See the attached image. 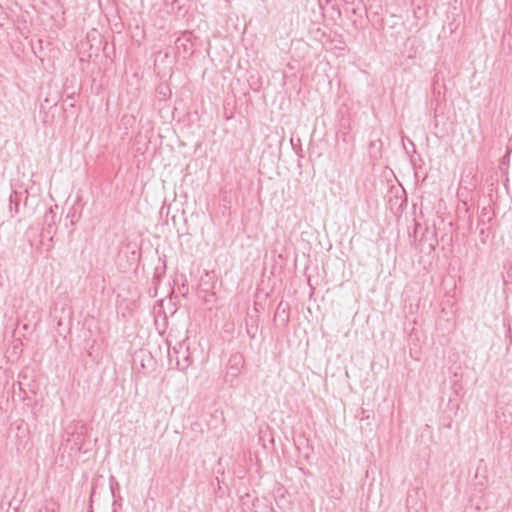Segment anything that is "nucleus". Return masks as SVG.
<instances>
[{"mask_svg": "<svg viewBox=\"0 0 512 512\" xmlns=\"http://www.w3.org/2000/svg\"><path fill=\"white\" fill-rule=\"evenodd\" d=\"M346 4H352V5H355L357 4L356 1L357 0H344Z\"/></svg>", "mask_w": 512, "mask_h": 512, "instance_id": "obj_17", "label": "nucleus"}, {"mask_svg": "<svg viewBox=\"0 0 512 512\" xmlns=\"http://www.w3.org/2000/svg\"><path fill=\"white\" fill-rule=\"evenodd\" d=\"M410 498H411V496H408V497H407V504H409V502H410Z\"/></svg>", "mask_w": 512, "mask_h": 512, "instance_id": "obj_21", "label": "nucleus"}, {"mask_svg": "<svg viewBox=\"0 0 512 512\" xmlns=\"http://www.w3.org/2000/svg\"><path fill=\"white\" fill-rule=\"evenodd\" d=\"M80 428H81V430H85V425L81 424Z\"/></svg>", "mask_w": 512, "mask_h": 512, "instance_id": "obj_20", "label": "nucleus"}, {"mask_svg": "<svg viewBox=\"0 0 512 512\" xmlns=\"http://www.w3.org/2000/svg\"><path fill=\"white\" fill-rule=\"evenodd\" d=\"M484 220L483 219H480L479 222H478V226H481V225H484ZM489 228H485L484 226L480 227L479 229V236H480V241L482 244H485L486 243V240L487 238L489 237Z\"/></svg>", "mask_w": 512, "mask_h": 512, "instance_id": "obj_9", "label": "nucleus"}, {"mask_svg": "<svg viewBox=\"0 0 512 512\" xmlns=\"http://www.w3.org/2000/svg\"><path fill=\"white\" fill-rule=\"evenodd\" d=\"M56 213L53 208L50 207L44 215L43 228L41 231V237L43 239H53V235L56 233Z\"/></svg>", "mask_w": 512, "mask_h": 512, "instance_id": "obj_3", "label": "nucleus"}, {"mask_svg": "<svg viewBox=\"0 0 512 512\" xmlns=\"http://www.w3.org/2000/svg\"><path fill=\"white\" fill-rule=\"evenodd\" d=\"M199 297H202L203 300L206 303H210V302L214 301L215 293L214 292H210L208 290L200 289L199 290Z\"/></svg>", "mask_w": 512, "mask_h": 512, "instance_id": "obj_10", "label": "nucleus"}, {"mask_svg": "<svg viewBox=\"0 0 512 512\" xmlns=\"http://www.w3.org/2000/svg\"><path fill=\"white\" fill-rule=\"evenodd\" d=\"M332 2V0H319V6L323 9V5L326 4H330Z\"/></svg>", "mask_w": 512, "mask_h": 512, "instance_id": "obj_14", "label": "nucleus"}, {"mask_svg": "<svg viewBox=\"0 0 512 512\" xmlns=\"http://www.w3.org/2000/svg\"><path fill=\"white\" fill-rule=\"evenodd\" d=\"M290 306L288 303H285L281 301L275 311L274 314V323L278 326H281L283 328L288 326V323L290 321Z\"/></svg>", "mask_w": 512, "mask_h": 512, "instance_id": "obj_5", "label": "nucleus"}, {"mask_svg": "<svg viewBox=\"0 0 512 512\" xmlns=\"http://www.w3.org/2000/svg\"><path fill=\"white\" fill-rule=\"evenodd\" d=\"M59 504L53 500L49 499L44 502V504L39 508L38 512H58Z\"/></svg>", "mask_w": 512, "mask_h": 512, "instance_id": "obj_8", "label": "nucleus"}, {"mask_svg": "<svg viewBox=\"0 0 512 512\" xmlns=\"http://www.w3.org/2000/svg\"><path fill=\"white\" fill-rule=\"evenodd\" d=\"M23 202L24 207L27 206L28 203V192L27 190L23 192L12 191L9 197V211L11 217L20 213V205Z\"/></svg>", "mask_w": 512, "mask_h": 512, "instance_id": "obj_4", "label": "nucleus"}, {"mask_svg": "<svg viewBox=\"0 0 512 512\" xmlns=\"http://www.w3.org/2000/svg\"><path fill=\"white\" fill-rule=\"evenodd\" d=\"M487 213H488L487 208H483L481 211V215L485 216V215H487Z\"/></svg>", "mask_w": 512, "mask_h": 512, "instance_id": "obj_18", "label": "nucleus"}, {"mask_svg": "<svg viewBox=\"0 0 512 512\" xmlns=\"http://www.w3.org/2000/svg\"><path fill=\"white\" fill-rule=\"evenodd\" d=\"M153 281L155 283L160 281V277H159V275L157 273L154 274Z\"/></svg>", "mask_w": 512, "mask_h": 512, "instance_id": "obj_16", "label": "nucleus"}, {"mask_svg": "<svg viewBox=\"0 0 512 512\" xmlns=\"http://www.w3.org/2000/svg\"><path fill=\"white\" fill-rule=\"evenodd\" d=\"M504 366L507 371H512V350L510 351L509 348L507 349Z\"/></svg>", "mask_w": 512, "mask_h": 512, "instance_id": "obj_11", "label": "nucleus"}, {"mask_svg": "<svg viewBox=\"0 0 512 512\" xmlns=\"http://www.w3.org/2000/svg\"><path fill=\"white\" fill-rule=\"evenodd\" d=\"M424 241H425V239L422 237V238L420 239V241H419V242H420V245H423V244H424Z\"/></svg>", "mask_w": 512, "mask_h": 512, "instance_id": "obj_19", "label": "nucleus"}, {"mask_svg": "<svg viewBox=\"0 0 512 512\" xmlns=\"http://www.w3.org/2000/svg\"><path fill=\"white\" fill-rule=\"evenodd\" d=\"M363 10H365V8L362 2L359 0L357 4H355L354 7H352L351 13L357 16H361Z\"/></svg>", "mask_w": 512, "mask_h": 512, "instance_id": "obj_12", "label": "nucleus"}, {"mask_svg": "<svg viewBox=\"0 0 512 512\" xmlns=\"http://www.w3.org/2000/svg\"><path fill=\"white\" fill-rule=\"evenodd\" d=\"M191 32H185L181 37L176 40L177 48H183L184 51L190 50L192 46Z\"/></svg>", "mask_w": 512, "mask_h": 512, "instance_id": "obj_7", "label": "nucleus"}, {"mask_svg": "<svg viewBox=\"0 0 512 512\" xmlns=\"http://www.w3.org/2000/svg\"><path fill=\"white\" fill-rule=\"evenodd\" d=\"M468 220H469V223H468V230H469L470 232H472V230H473V223H472V220H471V218H470V217L468 218Z\"/></svg>", "mask_w": 512, "mask_h": 512, "instance_id": "obj_15", "label": "nucleus"}, {"mask_svg": "<svg viewBox=\"0 0 512 512\" xmlns=\"http://www.w3.org/2000/svg\"><path fill=\"white\" fill-rule=\"evenodd\" d=\"M255 315L248 314L246 318V331L250 339H255L257 335L258 330V310L257 308L254 309Z\"/></svg>", "mask_w": 512, "mask_h": 512, "instance_id": "obj_6", "label": "nucleus"}, {"mask_svg": "<svg viewBox=\"0 0 512 512\" xmlns=\"http://www.w3.org/2000/svg\"><path fill=\"white\" fill-rule=\"evenodd\" d=\"M438 241L436 239H433L430 243H429V249L430 251L431 250H434L436 245H437Z\"/></svg>", "mask_w": 512, "mask_h": 512, "instance_id": "obj_13", "label": "nucleus"}, {"mask_svg": "<svg viewBox=\"0 0 512 512\" xmlns=\"http://www.w3.org/2000/svg\"><path fill=\"white\" fill-rule=\"evenodd\" d=\"M245 364L244 356L241 353H234L230 356L227 363V371L225 375V381L234 386L241 370Z\"/></svg>", "mask_w": 512, "mask_h": 512, "instance_id": "obj_2", "label": "nucleus"}, {"mask_svg": "<svg viewBox=\"0 0 512 512\" xmlns=\"http://www.w3.org/2000/svg\"><path fill=\"white\" fill-rule=\"evenodd\" d=\"M168 360L171 366H175L177 369L184 371L191 364V357L189 353V347L183 343H179L178 346L168 350Z\"/></svg>", "mask_w": 512, "mask_h": 512, "instance_id": "obj_1", "label": "nucleus"}]
</instances>
